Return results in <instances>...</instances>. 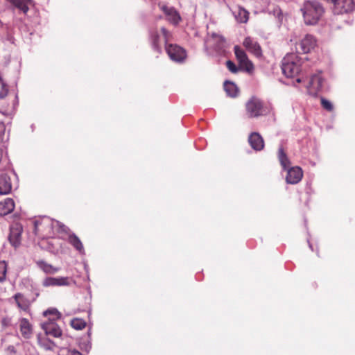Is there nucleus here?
I'll use <instances>...</instances> for the list:
<instances>
[{
    "mask_svg": "<svg viewBox=\"0 0 355 355\" xmlns=\"http://www.w3.org/2000/svg\"><path fill=\"white\" fill-rule=\"evenodd\" d=\"M36 264L46 274H55L60 270L59 268H55L43 260L37 261Z\"/></svg>",
    "mask_w": 355,
    "mask_h": 355,
    "instance_id": "nucleus-25",
    "label": "nucleus"
},
{
    "mask_svg": "<svg viewBox=\"0 0 355 355\" xmlns=\"http://www.w3.org/2000/svg\"><path fill=\"white\" fill-rule=\"evenodd\" d=\"M43 219H44V220H47V221H49V222H50V221H51L50 218H48V217H46V216H44Z\"/></svg>",
    "mask_w": 355,
    "mask_h": 355,
    "instance_id": "nucleus-41",
    "label": "nucleus"
},
{
    "mask_svg": "<svg viewBox=\"0 0 355 355\" xmlns=\"http://www.w3.org/2000/svg\"><path fill=\"white\" fill-rule=\"evenodd\" d=\"M324 80L321 76V71L311 76L308 85L306 86L309 94L315 96L322 87Z\"/></svg>",
    "mask_w": 355,
    "mask_h": 355,
    "instance_id": "nucleus-9",
    "label": "nucleus"
},
{
    "mask_svg": "<svg viewBox=\"0 0 355 355\" xmlns=\"http://www.w3.org/2000/svg\"><path fill=\"white\" fill-rule=\"evenodd\" d=\"M226 66L228 70L234 73H237L239 70V69L237 67L235 63L231 60H227L226 62Z\"/></svg>",
    "mask_w": 355,
    "mask_h": 355,
    "instance_id": "nucleus-33",
    "label": "nucleus"
},
{
    "mask_svg": "<svg viewBox=\"0 0 355 355\" xmlns=\"http://www.w3.org/2000/svg\"><path fill=\"white\" fill-rule=\"evenodd\" d=\"M21 227L17 225L15 227L10 228V232L8 236L10 244L15 248L19 246L21 243Z\"/></svg>",
    "mask_w": 355,
    "mask_h": 355,
    "instance_id": "nucleus-18",
    "label": "nucleus"
},
{
    "mask_svg": "<svg viewBox=\"0 0 355 355\" xmlns=\"http://www.w3.org/2000/svg\"><path fill=\"white\" fill-rule=\"evenodd\" d=\"M235 18L239 23H246L249 18V12L244 8L239 7L235 12Z\"/></svg>",
    "mask_w": 355,
    "mask_h": 355,
    "instance_id": "nucleus-27",
    "label": "nucleus"
},
{
    "mask_svg": "<svg viewBox=\"0 0 355 355\" xmlns=\"http://www.w3.org/2000/svg\"><path fill=\"white\" fill-rule=\"evenodd\" d=\"M304 23L307 25L316 24L324 12L322 5L317 1H306L301 8Z\"/></svg>",
    "mask_w": 355,
    "mask_h": 355,
    "instance_id": "nucleus-1",
    "label": "nucleus"
},
{
    "mask_svg": "<svg viewBox=\"0 0 355 355\" xmlns=\"http://www.w3.org/2000/svg\"><path fill=\"white\" fill-rule=\"evenodd\" d=\"M90 334H91L90 331H88V335H89V336H90Z\"/></svg>",
    "mask_w": 355,
    "mask_h": 355,
    "instance_id": "nucleus-43",
    "label": "nucleus"
},
{
    "mask_svg": "<svg viewBox=\"0 0 355 355\" xmlns=\"http://www.w3.org/2000/svg\"><path fill=\"white\" fill-rule=\"evenodd\" d=\"M42 222L40 219H35L33 221L34 224V232L36 234L38 227L41 225Z\"/></svg>",
    "mask_w": 355,
    "mask_h": 355,
    "instance_id": "nucleus-37",
    "label": "nucleus"
},
{
    "mask_svg": "<svg viewBox=\"0 0 355 355\" xmlns=\"http://www.w3.org/2000/svg\"><path fill=\"white\" fill-rule=\"evenodd\" d=\"M69 284V278L64 277H46L44 279L42 285L44 287L49 286H62Z\"/></svg>",
    "mask_w": 355,
    "mask_h": 355,
    "instance_id": "nucleus-16",
    "label": "nucleus"
},
{
    "mask_svg": "<svg viewBox=\"0 0 355 355\" xmlns=\"http://www.w3.org/2000/svg\"><path fill=\"white\" fill-rule=\"evenodd\" d=\"M69 355H83V354L77 350H72V351L69 352Z\"/></svg>",
    "mask_w": 355,
    "mask_h": 355,
    "instance_id": "nucleus-39",
    "label": "nucleus"
},
{
    "mask_svg": "<svg viewBox=\"0 0 355 355\" xmlns=\"http://www.w3.org/2000/svg\"><path fill=\"white\" fill-rule=\"evenodd\" d=\"M12 190V183L9 175L7 174L0 175V194H8Z\"/></svg>",
    "mask_w": 355,
    "mask_h": 355,
    "instance_id": "nucleus-19",
    "label": "nucleus"
},
{
    "mask_svg": "<svg viewBox=\"0 0 355 355\" xmlns=\"http://www.w3.org/2000/svg\"><path fill=\"white\" fill-rule=\"evenodd\" d=\"M225 46V40L221 35H217L216 33H212L205 41V49L208 51L209 48L213 49L216 53H221Z\"/></svg>",
    "mask_w": 355,
    "mask_h": 355,
    "instance_id": "nucleus-5",
    "label": "nucleus"
},
{
    "mask_svg": "<svg viewBox=\"0 0 355 355\" xmlns=\"http://www.w3.org/2000/svg\"><path fill=\"white\" fill-rule=\"evenodd\" d=\"M38 345L46 351H53L56 347L55 342L49 339L46 335L39 334L37 336Z\"/></svg>",
    "mask_w": 355,
    "mask_h": 355,
    "instance_id": "nucleus-20",
    "label": "nucleus"
},
{
    "mask_svg": "<svg viewBox=\"0 0 355 355\" xmlns=\"http://www.w3.org/2000/svg\"><path fill=\"white\" fill-rule=\"evenodd\" d=\"M20 331L22 336L28 339L32 335V327L29 321L26 318H22L20 321Z\"/></svg>",
    "mask_w": 355,
    "mask_h": 355,
    "instance_id": "nucleus-22",
    "label": "nucleus"
},
{
    "mask_svg": "<svg viewBox=\"0 0 355 355\" xmlns=\"http://www.w3.org/2000/svg\"><path fill=\"white\" fill-rule=\"evenodd\" d=\"M10 1L24 14H26L29 10L28 5L33 3V0H10Z\"/></svg>",
    "mask_w": 355,
    "mask_h": 355,
    "instance_id": "nucleus-24",
    "label": "nucleus"
},
{
    "mask_svg": "<svg viewBox=\"0 0 355 355\" xmlns=\"http://www.w3.org/2000/svg\"><path fill=\"white\" fill-rule=\"evenodd\" d=\"M42 328L46 336H51L54 338H60L62 331L59 325L55 322V318H49L48 321L42 324Z\"/></svg>",
    "mask_w": 355,
    "mask_h": 355,
    "instance_id": "nucleus-8",
    "label": "nucleus"
},
{
    "mask_svg": "<svg viewBox=\"0 0 355 355\" xmlns=\"http://www.w3.org/2000/svg\"><path fill=\"white\" fill-rule=\"evenodd\" d=\"M161 31L165 38L166 42V51L169 58L176 62H182L187 58L186 51L181 46L177 44H168V37L171 35L170 33L164 28H161Z\"/></svg>",
    "mask_w": 355,
    "mask_h": 355,
    "instance_id": "nucleus-3",
    "label": "nucleus"
},
{
    "mask_svg": "<svg viewBox=\"0 0 355 355\" xmlns=\"http://www.w3.org/2000/svg\"><path fill=\"white\" fill-rule=\"evenodd\" d=\"M321 105L323 107V108H324L325 110H327L328 111L333 110L334 107H333L332 103L329 101H328L324 98H321Z\"/></svg>",
    "mask_w": 355,
    "mask_h": 355,
    "instance_id": "nucleus-34",
    "label": "nucleus"
},
{
    "mask_svg": "<svg viewBox=\"0 0 355 355\" xmlns=\"http://www.w3.org/2000/svg\"><path fill=\"white\" fill-rule=\"evenodd\" d=\"M49 315H52L53 318H55V320L56 319H59L60 318V313L58 312V311L56 309H48L44 312V315L47 316Z\"/></svg>",
    "mask_w": 355,
    "mask_h": 355,
    "instance_id": "nucleus-31",
    "label": "nucleus"
},
{
    "mask_svg": "<svg viewBox=\"0 0 355 355\" xmlns=\"http://www.w3.org/2000/svg\"><path fill=\"white\" fill-rule=\"evenodd\" d=\"M282 70L286 77L294 78L301 71V60L294 53L288 54L282 60Z\"/></svg>",
    "mask_w": 355,
    "mask_h": 355,
    "instance_id": "nucleus-2",
    "label": "nucleus"
},
{
    "mask_svg": "<svg viewBox=\"0 0 355 355\" xmlns=\"http://www.w3.org/2000/svg\"><path fill=\"white\" fill-rule=\"evenodd\" d=\"M246 110L251 117H257L263 114L262 101L257 97H252L246 103Z\"/></svg>",
    "mask_w": 355,
    "mask_h": 355,
    "instance_id": "nucleus-6",
    "label": "nucleus"
},
{
    "mask_svg": "<svg viewBox=\"0 0 355 355\" xmlns=\"http://www.w3.org/2000/svg\"><path fill=\"white\" fill-rule=\"evenodd\" d=\"M316 41L313 35H306L296 46L300 53H308L314 49Z\"/></svg>",
    "mask_w": 355,
    "mask_h": 355,
    "instance_id": "nucleus-12",
    "label": "nucleus"
},
{
    "mask_svg": "<svg viewBox=\"0 0 355 355\" xmlns=\"http://www.w3.org/2000/svg\"><path fill=\"white\" fill-rule=\"evenodd\" d=\"M243 44L248 51L253 53L255 56H261V48L259 44L257 42V41L254 38H252L250 37H245L243 42Z\"/></svg>",
    "mask_w": 355,
    "mask_h": 355,
    "instance_id": "nucleus-15",
    "label": "nucleus"
},
{
    "mask_svg": "<svg viewBox=\"0 0 355 355\" xmlns=\"http://www.w3.org/2000/svg\"><path fill=\"white\" fill-rule=\"evenodd\" d=\"M278 159L284 170H288L290 168V160L282 146L279 148Z\"/></svg>",
    "mask_w": 355,
    "mask_h": 355,
    "instance_id": "nucleus-26",
    "label": "nucleus"
},
{
    "mask_svg": "<svg viewBox=\"0 0 355 355\" xmlns=\"http://www.w3.org/2000/svg\"><path fill=\"white\" fill-rule=\"evenodd\" d=\"M7 272V265L5 261H0V282L6 279Z\"/></svg>",
    "mask_w": 355,
    "mask_h": 355,
    "instance_id": "nucleus-29",
    "label": "nucleus"
},
{
    "mask_svg": "<svg viewBox=\"0 0 355 355\" xmlns=\"http://www.w3.org/2000/svg\"><path fill=\"white\" fill-rule=\"evenodd\" d=\"M303 177V172L300 167H291L287 170L286 181L288 184H295L298 183Z\"/></svg>",
    "mask_w": 355,
    "mask_h": 355,
    "instance_id": "nucleus-14",
    "label": "nucleus"
},
{
    "mask_svg": "<svg viewBox=\"0 0 355 355\" xmlns=\"http://www.w3.org/2000/svg\"><path fill=\"white\" fill-rule=\"evenodd\" d=\"M6 125L3 122H0V143L6 142L8 138L6 137Z\"/></svg>",
    "mask_w": 355,
    "mask_h": 355,
    "instance_id": "nucleus-32",
    "label": "nucleus"
},
{
    "mask_svg": "<svg viewBox=\"0 0 355 355\" xmlns=\"http://www.w3.org/2000/svg\"><path fill=\"white\" fill-rule=\"evenodd\" d=\"M6 352L9 355H15L17 353V350L13 345H9L6 349Z\"/></svg>",
    "mask_w": 355,
    "mask_h": 355,
    "instance_id": "nucleus-36",
    "label": "nucleus"
},
{
    "mask_svg": "<svg viewBox=\"0 0 355 355\" xmlns=\"http://www.w3.org/2000/svg\"><path fill=\"white\" fill-rule=\"evenodd\" d=\"M296 81H297V83H300V82L302 81V80H301V78H297Z\"/></svg>",
    "mask_w": 355,
    "mask_h": 355,
    "instance_id": "nucleus-42",
    "label": "nucleus"
},
{
    "mask_svg": "<svg viewBox=\"0 0 355 355\" xmlns=\"http://www.w3.org/2000/svg\"><path fill=\"white\" fill-rule=\"evenodd\" d=\"M152 38V46L153 49L157 53L161 52V48L158 44L159 35L157 34H153L151 35Z\"/></svg>",
    "mask_w": 355,
    "mask_h": 355,
    "instance_id": "nucleus-30",
    "label": "nucleus"
},
{
    "mask_svg": "<svg viewBox=\"0 0 355 355\" xmlns=\"http://www.w3.org/2000/svg\"><path fill=\"white\" fill-rule=\"evenodd\" d=\"M334 11L337 14H343L352 11L354 7L353 0H332Z\"/></svg>",
    "mask_w": 355,
    "mask_h": 355,
    "instance_id": "nucleus-13",
    "label": "nucleus"
},
{
    "mask_svg": "<svg viewBox=\"0 0 355 355\" xmlns=\"http://www.w3.org/2000/svg\"><path fill=\"white\" fill-rule=\"evenodd\" d=\"M51 225L53 228H58L59 232H64L68 234V242L81 254H85V250L83 245L80 239L63 223L58 220H52Z\"/></svg>",
    "mask_w": 355,
    "mask_h": 355,
    "instance_id": "nucleus-4",
    "label": "nucleus"
},
{
    "mask_svg": "<svg viewBox=\"0 0 355 355\" xmlns=\"http://www.w3.org/2000/svg\"><path fill=\"white\" fill-rule=\"evenodd\" d=\"M224 89L227 95L230 97L235 98L238 96L239 88L232 81L226 80L224 82Z\"/></svg>",
    "mask_w": 355,
    "mask_h": 355,
    "instance_id": "nucleus-23",
    "label": "nucleus"
},
{
    "mask_svg": "<svg viewBox=\"0 0 355 355\" xmlns=\"http://www.w3.org/2000/svg\"><path fill=\"white\" fill-rule=\"evenodd\" d=\"M7 90H2L0 92V98H3L7 96Z\"/></svg>",
    "mask_w": 355,
    "mask_h": 355,
    "instance_id": "nucleus-38",
    "label": "nucleus"
},
{
    "mask_svg": "<svg viewBox=\"0 0 355 355\" xmlns=\"http://www.w3.org/2000/svg\"><path fill=\"white\" fill-rule=\"evenodd\" d=\"M80 347L82 349L87 351V352L92 348V343L90 340L83 341L80 343Z\"/></svg>",
    "mask_w": 355,
    "mask_h": 355,
    "instance_id": "nucleus-35",
    "label": "nucleus"
},
{
    "mask_svg": "<svg viewBox=\"0 0 355 355\" xmlns=\"http://www.w3.org/2000/svg\"><path fill=\"white\" fill-rule=\"evenodd\" d=\"M159 6L164 13L166 20L171 24L176 26L182 20L180 13L174 7L166 5H159Z\"/></svg>",
    "mask_w": 355,
    "mask_h": 355,
    "instance_id": "nucleus-10",
    "label": "nucleus"
},
{
    "mask_svg": "<svg viewBox=\"0 0 355 355\" xmlns=\"http://www.w3.org/2000/svg\"><path fill=\"white\" fill-rule=\"evenodd\" d=\"M33 289L35 294V297H33L31 300L24 297V295L20 293H17L13 296V298L19 309L24 311L28 310L31 302H34L40 295V291L37 288H33Z\"/></svg>",
    "mask_w": 355,
    "mask_h": 355,
    "instance_id": "nucleus-11",
    "label": "nucleus"
},
{
    "mask_svg": "<svg viewBox=\"0 0 355 355\" xmlns=\"http://www.w3.org/2000/svg\"><path fill=\"white\" fill-rule=\"evenodd\" d=\"M15 209V202L12 198H6L0 202V215L6 216L10 214Z\"/></svg>",
    "mask_w": 355,
    "mask_h": 355,
    "instance_id": "nucleus-21",
    "label": "nucleus"
},
{
    "mask_svg": "<svg viewBox=\"0 0 355 355\" xmlns=\"http://www.w3.org/2000/svg\"><path fill=\"white\" fill-rule=\"evenodd\" d=\"M71 326L77 330H81L86 326V322L81 318H73L71 321Z\"/></svg>",
    "mask_w": 355,
    "mask_h": 355,
    "instance_id": "nucleus-28",
    "label": "nucleus"
},
{
    "mask_svg": "<svg viewBox=\"0 0 355 355\" xmlns=\"http://www.w3.org/2000/svg\"><path fill=\"white\" fill-rule=\"evenodd\" d=\"M248 141L250 146L255 150H261L264 147L263 139L257 132H252L248 137Z\"/></svg>",
    "mask_w": 355,
    "mask_h": 355,
    "instance_id": "nucleus-17",
    "label": "nucleus"
},
{
    "mask_svg": "<svg viewBox=\"0 0 355 355\" xmlns=\"http://www.w3.org/2000/svg\"><path fill=\"white\" fill-rule=\"evenodd\" d=\"M308 243H309V246L310 248V249L313 251V245L312 244L310 243L309 240L308 239Z\"/></svg>",
    "mask_w": 355,
    "mask_h": 355,
    "instance_id": "nucleus-40",
    "label": "nucleus"
},
{
    "mask_svg": "<svg viewBox=\"0 0 355 355\" xmlns=\"http://www.w3.org/2000/svg\"><path fill=\"white\" fill-rule=\"evenodd\" d=\"M234 50L240 67L248 72L251 71L253 69V64L245 52L239 46H235Z\"/></svg>",
    "mask_w": 355,
    "mask_h": 355,
    "instance_id": "nucleus-7",
    "label": "nucleus"
}]
</instances>
